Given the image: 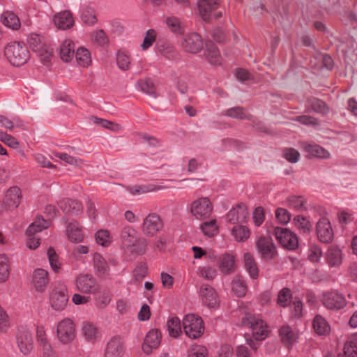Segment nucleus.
Listing matches in <instances>:
<instances>
[{"label":"nucleus","mask_w":357,"mask_h":357,"mask_svg":"<svg viewBox=\"0 0 357 357\" xmlns=\"http://www.w3.org/2000/svg\"><path fill=\"white\" fill-rule=\"evenodd\" d=\"M4 54L13 66L24 64L29 58V52L22 42H13L8 44L4 49Z\"/></svg>","instance_id":"1"},{"label":"nucleus","mask_w":357,"mask_h":357,"mask_svg":"<svg viewBox=\"0 0 357 357\" xmlns=\"http://www.w3.org/2000/svg\"><path fill=\"white\" fill-rule=\"evenodd\" d=\"M67 287L63 284H56L50 292L49 301L52 310L56 312L63 310L68 302Z\"/></svg>","instance_id":"2"},{"label":"nucleus","mask_w":357,"mask_h":357,"mask_svg":"<svg viewBox=\"0 0 357 357\" xmlns=\"http://www.w3.org/2000/svg\"><path fill=\"white\" fill-rule=\"evenodd\" d=\"M183 326L185 335L191 339L199 338L204 331L202 319L194 314L185 316Z\"/></svg>","instance_id":"3"},{"label":"nucleus","mask_w":357,"mask_h":357,"mask_svg":"<svg viewBox=\"0 0 357 357\" xmlns=\"http://www.w3.org/2000/svg\"><path fill=\"white\" fill-rule=\"evenodd\" d=\"M320 301L325 307L331 310H341L347 305L344 296L336 290L324 291L320 297Z\"/></svg>","instance_id":"4"},{"label":"nucleus","mask_w":357,"mask_h":357,"mask_svg":"<svg viewBox=\"0 0 357 357\" xmlns=\"http://www.w3.org/2000/svg\"><path fill=\"white\" fill-rule=\"evenodd\" d=\"M49 223L43 218H38L31 223L26 229V245L31 250L36 249L40 245V238L36 236V233L47 228Z\"/></svg>","instance_id":"5"},{"label":"nucleus","mask_w":357,"mask_h":357,"mask_svg":"<svg viewBox=\"0 0 357 357\" xmlns=\"http://www.w3.org/2000/svg\"><path fill=\"white\" fill-rule=\"evenodd\" d=\"M219 0H199L198 10L199 15L204 21H210L222 17V12L217 10Z\"/></svg>","instance_id":"6"},{"label":"nucleus","mask_w":357,"mask_h":357,"mask_svg":"<svg viewBox=\"0 0 357 357\" xmlns=\"http://www.w3.org/2000/svg\"><path fill=\"white\" fill-rule=\"evenodd\" d=\"M56 335L63 344L72 342L76 336L75 325L73 321L69 318L60 321L56 327Z\"/></svg>","instance_id":"7"},{"label":"nucleus","mask_w":357,"mask_h":357,"mask_svg":"<svg viewBox=\"0 0 357 357\" xmlns=\"http://www.w3.org/2000/svg\"><path fill=\"white\" fill-rule=\"evenodd\" d=\"M213 211V204L208 197H199L190 204V212L196 219L209 217Z\"/></svg>","instance_id":"8"},{"label":"nucleus","mask_w":357,"mask_h":357,"mask_svg":"<svg viewBox=\"0 0 357 357\" xmlns=\"http://www.w3.org/2000/svg\"><path fill=\"white\" fill-rule=\"evenodd\" d=\"M164 227L163 221L159 215L149 213L144 220L142 230L144 235L153 237L160 232Z\"/></svg>","instance_id":"9"},{"label":"nucleus","mask_w":357,"mask_h":357,"mask_svg":"<svg viewBox=\"0 0 357 357\" xmlns=\"http://www.w3.org/2000/svg\"><path fill=\"white\" fill-rule=\"evenodd\" d=\"M274 235L279 243L285 248L292 250L297 248L298 239L297 236L287 228L275 227Z\"/></svg>","instance_id":"10"},{"label":"nucleus","mask_w":357,"mask_h":357,"mask_svg":"<svg viewBox=\"0 0 357 357\" xmlns=\"http://www.w3.org/2000/svg\"><path fill=\"white\" fill-rule=\"evenodd\" d=\"M76 289L83 294H94L99 290L96 279L90 274H82L75 280Z\"/></svg>","instance_id":"11"},{"label":"nucleus","mask_w":357,"mask_h":357,"mask_svg":"<svg viewBox=\"0 0 357 357\" xmlns=\"http://www.w3.org/2000/svg\"><path fill=\"white\" fill-rule=\"evenodd\" d=\"M256 247L263 259H271L277 254L276 248L271 237H260L256 243Z\"/></svg>","instance_id":"12"},{"label":"nucleus","mask_w":357,"mask_h":357,"mask_svg":"<svg viewBox=\"0 0 357 357\" xmlns=\"http://www.w3.org/2000/svg\"><path fill=\"white\" fill-rule=\"evenodd\" d=\"M183 50L188 53L196 54L203 47L202 37L197 33H190L185 36L181 43Z\"/></svg>","instance_id":"13"},{"label":"nucleus","mask_w":357,"mask_h":357,"mask_svg":"<svg viewBox=\"0 0 357 357\" xmlns=\"http://www.w3.org/2000/svg\"><path fill=\"white\" fill-rule=\"evenodd\" d=\"M316 232L321 243H329L333 239V231L331 222L326 218H322L317 222Z\"/></svg>","instance_id":"14"},{"label":"nucleus","mask_w":357,"mask_h":357,"mask_svg":"<svg viewBox=\"0 0 357 357\" xmlns=\"http://www.w3.org/2000/svg\"><path fill=\"white\" fill-rule=\"evenodd\" d=\"M16 342L20 351L24 355L29 354L33 348L32 335L26 330L18 331L16 335Z\"/></svg>","instance_id":"15"},{"label":"nucleus","mask_w":357,"mask_h":357,"mask_svg":"<svg viewBox=\"0 0 357 357\" xmlns=\"http://www.w3.org/2000/svg\"><path fill=\"white\" fill-rule=\"evenodd\" d=\"M248 211L244 204H238L227 213V221L231 224H241L246 222Z\"/></svg>","instance_id":"16"},{"label":"nucleus","mask_w":357,"mask_h":357,"mask_svg":"<svg viewBox=\"0 0 357 357\" xmlns=\"http://www.w3.org/2000/svg\"><path fill=\"white\" fill-rule=\"evenodd\" d=\"M124 354V347L119 337H113L107 343L104 357H122Z\"/></svg>","instance_id":"17"},{"label":"nucleus","mask_w":357,"mask_h":357,"mask_svg":"<svg viewBox=\"0 0 357 357\" xmlns=\"http://www.w3.org/2000/svg\"><path fill=\"white\" fill-rule=\"evenodd\" d=\"M31 283L37 291L43 292L49 283L48 272L43 268L34 270L31 275Z\"/></svg>","instance_id":"18"},{"label":"nucleus","mask_w":357,"mask_h":357,"mask_svg":"<svg viewBox=\"0 0 357 357\" xmlns=\"http://www.w3.org/2000/svg\"><path fill=\"white\" fill-rule=\"evenodd\" d=\"M161 340V333L158 329L151 330L146 335L144 343L142 344V349L144 353L149 354L153 349H157Z\"/></svg>","instance_id":"19"},{"label":"nucleus","mask_w":357,"mask_h":357,"mask_svg":"<svg viewBox=\"0 0 357 357\" xmlns=\"http://www.w3.org/2000/svg\"><path fill=\"white\" fill-rule=\"evenodd\" d=\"M218 264L220 271L224 275L232 274L236 271V259L231 254L225 253L220 256Z\"/></svg>","instance_id":"20"},{"label":"nucleus","mask_w":357,"mask_h":357,"mask_svg":"<svg viewBox=\"0 0 357 357\" xmlns=\"http://www.w3.org/2000/svg\"><path fill=\"white\" fill-rule=\"evenodd\" d=\"M158 53L169 60H176L179 54L174 46L167 40H158L156 46Z\"/></svg>","instance_id":"21"},{"label":"nucleus","mask_w":357,"mask_h":357,"mask_svg":"<svg viewBox=\"0 0 357 357\" xmlns=\"http://www.w3.org/2000/svg\"><path fill=\"white\" fill-rule=\"evenodd\" d=\"M59 208L66 214L77 215L82 212V204L76 200L66 198L58 202Z\"/></svg>","instance_id":"22"},{"label":"nucleus","mask_w":357,"mask_h":357,"mask_svg":"<svg viewBox=\"0 0 357 357\" xmlns=\"http://www.w3.org/2000/svg\"><path fill=\"white\" fill-rule=\"evenodd\" d=\"M200 296L203 303L208 307H214L218 303L217 294L215 289L208 284H203L200 287Z\"/></svg>","instance_id":"23"},{"label":"nucleus","mask_w":357,"mask_h":357,"mask_svg":"<svg viewBox=\"0 0 357 357\" xmlns=\"http://www.w3.org/2000/svg\"><path fill=\"white\" fill-rule=\"evenodd\" d=\"M303 149L310 158L328 159L331 157L330 153L326 149L317 144H304Z\"/></svg>","instance_id":"24"},{"label":"nucleus","mask_w":357,"mask_h":357,"mask_svg":"<svg viewBox=\"0 0 357 357\" xmlns=\"http://www.w3.org/2000/svg\"><path fill=\"white\" fill-rule=\"evenodd\" d=\"M22 193L20 188L13 186L10 188L5 195V204L10 208H15L20 204Z\"/></svg>","instance_id":"25"},{"label":"nucleus","mask_w":357,"mask_h":357,"mask_svg":"<svg viewBox=\"0 0 357 357\" xmlns=\"http://www.w3.org/2000/svg\"><path fill=\"white\" fill-rule=\"evenodd\" d=\"M82 335L88 342L93 343L100 337L98 327L89 321H84L82 325Z\"/></svg>","instance_id":"26"},{"label":"nucleus","mask_w":357,"mask_h":357,"mask_svg":"<svg viewBox=\"0 0 357 357\" xmlns=\"http://www.w3.org/2000/svg\"><path fill=\"white\" fill-rule=\"evenodd\" d=\"M55 25L60 29H67L74 24L72 13L68 10L60 12L54 16Z\"/></svg>","instance_id":"27"},{"label":"nucleus","mask_w":357,"mask_h":357,"mask_svg":"<svg viewBox=\"0 0 357 357\" xmlns=\"http://www.w3.org/2000/svg\"><path fill=\"white\" fill-rule=\"evenodd\" d=\"M248 321L253 334L258 335V337L261 340L264 339L267 332L266 325L264 321L255 316L249 317Z\"/></svg>","instance_id":"28"},{"label":"nucleus","mask_w":357,"mask_h":357,"mask_svg":"<svg viewBox=\"0 0 357 357\" xmlns=\"http://www.w3.org/2000/svg\"><path fill=\"white\" fill-rule=\"evenodd\" d=\"M204 55L208 62L213 65L220 64L221 56L216 45L212 41L206 43Z\"/></svg>","instance_id":"29"},{"label":"nucleus","mask_w":357,"mask_h":357,"mask_svg":"<svg viewBox=\"0 0 357 357\" xmlns=\"http://www.w3.org/2000/svg\"><path fill=\"white\" fill-rule=\"evenodd\" d=\"M120 237L122 244L127 248L131 247L138 238L136 230L130 226H126L121 229Z\"/></svg>","instance_id":"30"},{"label":"nucleus","mask_w":357,"mask_h":357,"mask_svg":"<svg viewBox=\"0 0 357 357\" xmlns=\"http://www.w3.org/2000/svg\"><path fill=\"white\" fill-rule=\"evenodd\" d=\"M312 326L314 331L319 335H327L331 332L329 324L324 317L319 314L314 317Z\"/></svg>","instance_id":"31"},{"label":"nucleus","mask_w":357,"mask_h":357,"mask_svg":"<svg viewBox=\"0 0 357 357\" xmlns=\"http://www.w3.org/2000/svg\"><path fill=\"white\" fill-rule=\"evenodd\" d=\"M94 269L98 277H105L109 271V266L105 259L99 254L95 253L93 257Z\"/></svg>","instance_id":"32"},{"label":"nucleus","mask_w":357,"mask_h":357,"mask_svg":"<svg viewBox=\"0 0 357 357\" xmlns=\"http://www.w3.org/2000/svg\"><path fill=\"white\" fill-rule=\"evenodd\" d=\"M61 59L65 62H69L75 56V44L70 40H66L60 47Z\"/></svg>","instance_id":"33"},{"label":"nucleus","mask_w":357,"mask_h":357,"mask_svg":"<svg viewBox=\"0 0 357 357\" xmlns=\"http://www.w3.org/2000/svg\"><path fill=\"white\" fill-rule=\"evenodd\" d=\"M89 121L91 123L99 126L102 128L108 129L111 131L120 132L122 131V126L115 122L110 121L104 119L98 118L96 116H92L89 118Z\"/></svg>","instance_id":"34"},{"label":"nucleus","mask_w":357,"mask_h":357,"mask_svg":"<svg viewBox=\"0 0 357 357\" xmlns=\"http://www.w3.org/2000/svg\"><path fill=\"white\" fill-rule=\"evenodd\" d=\"M243 258L245 268L249 275L252 279H257L259 276V268L253 256L248 252L244 255Z\"/></svg>","instance_id":"35"},{"label":"nucleus","mask_w":357,"mask_h":357,"mask_svg":"<svg viewBox=\"0 0 357 357\" xmlns=\"http://www.w3.org/2000/svg\"><path fill=\"white\" fill-rule=\"evenodd\" d=\"M232 291L238 297L244 296L247 292V284L241 275H236L232 280Z\"/></svg>","instance_id":"36"},{"label":"nucleus","mask_w":357,"mask_h":357,"mask_svg":"<svg viewBox=\"0 0 357 357\" xmlns=\"http://www.w3.org/2000/svg\"><path fill=\"white\" fill-rule=\"evenodd\" d=\"M231 235L237 242H245L249 238L250 231L246 226L236 225L231 229Z\"/></svg>","instance_id":"37"},{"label":"nucleus","mask_w":357,"mask_h":357,"mask_svg":"<svg viewBox=\"0 0 357 357\" xmlns=\"http://www.w3.org/2000/svg\"><path fill=\"white\" fill-rule=\"evenodd\" d=\"M326 257L331 266H335L340 264L342 263L341 250L335 245H331L328 249Z\"/></svg>","instance_id":"38"},{"label":"nucleus","mask_w":357,"mask_h":357,"mask_svg":"<svg viewBox=\"0 0 357 357\" xmlns=\"http://www.w3.org/2000/svg\"><path fill=\"white\" fill-rule=\"evenodd\" d=\"M293 221L300 233L308 234L312 231V224L307 218L298 215L294 218Z\"/></svg>","instance_id":"39"},{"label":"nucleus","mask_w":357,"mask_h":357,"mask_svg":"<svg viewBox=\"0 0 357 357\" xmlns=\"http://www.w3.org/2000/svg\"><path fill=\"white\" fill-rule=\"evenodd\" d=\"M75 59L79 66H87L91 62V54L84 47H79L75 54Z\"/></svg>","instance_id":"40"},{"label":"nucleus","mask_w":357,"mask_h":357,"mask_svg":"<svg viewBox=\"0 0 357 357\" xmlns=\"http://www.w3.org/2000/svg\"><path fill=\"white\" fill-rule=\"evenodd\" d=\"M68 238L73 242H81L83 239V234L81 229L75 223H70L66 229Z\"/></svg>","instance_id":"41"},{"label":"nucleus","mask_w":357,"mask_h":357,"mask_svg":"<svg viewBox=\"0 0 357 357\" xmlns=\"http://www.w3.org/2000/svg\"><path fill=\"white\" fill-rule=\"evenodd\" d=\"M167 330L173 337H177L181 333V321L178 317H172L167 321Z\"/></svg>","instance_id":"42"},{"label":"nucleus","mask_w":357,"mask_h":357,"mask_svg":"<svg viewBox=\"0 0 357 357\" xmlns=\"http://www.w3.org/2000/svg\"><path fill=\"white\" fill-rule=\"evenodd\" d=\"M112 294L109 289H104L100 291L98 296L96 297V305L98 307L104 308L107 306L112 301Z\"/></svg>","instance_id":"43"},{"label":"nucleus","mask_w":357,"mask_h":357,"mask_svg":"<svg viewBox=\"0 0 357 357\" xmlns=\"http://www.w3.org/2000/svg\"><path fill=\"white\" fill-rule=\"evenodd\" d=\"M291 298V291L287 287L282 288L278 292L277 303L281 307H286L290 304Z\"/></svg>","instance_id":"44"},{"label":"nucleus","mask_w":357,"mask_h":357,"mask_svg":"<svg viewBox=\"0 0 357 357\" xmlns=\"http://www.w3.org/2000/svg\"><path fill=\"white\" fill-rule=\"evenodd\" d=\"M147 241L144 238H138L136 242L130 247L131 248L130 253L135 256L142 255L146 252Z\"/></svg>","instance_id":"45"},{"label":"nucleus","mask_w":357,"mask_h":357,"mask_svg":"<svg viewBox=\"0 0 357 357\" xmlns=\"http://www.w3.org/2000/svg\"><path fill=\"white\" fill-rule=\"evenodd\" d=\"M28 43L31 49L40 54H43L44 51V45L41 41V38L38 35L31 34L28 38Z\"/></svg>","instance_id":"46"},{"label":"nucleus","mask_w":357,"mask_h":357,"mask_svg":"<svg viewBox=\"0 0 357 357\" xmlns=\"http://www.w3.org/2000/svg\"><path fill=\"white\" fill-rule=\"evenodd\" d=\"M201 229L204 235L212 237L216 235L218 232V227L215 220H211L208 222H205L201 225Z\"/></svg>","instance_id":"47"},{"label":"nucleus","mask_w":357,"mask_h":357,"mask_svg":"<svg viewBox=\"0 0 357 357\" xmlns=\"http://www.w3.org/2000/svg\"><path fill=\"white\" fill-rule=\"evenodd\" d=\"M281 340L284 344L290 345L296 340L295 333L292 331L289 326H283L280 330Z\"/></svg>","instance_id":"48"},{"label":"nucleus","mask_w":357,"mask_h":357,"mask_svg":"<svg viewBox=\"0 0 357 357\" xmlns=\"http://www.w3.org/2000/svg\"><path fill=\"white\" fill-rule=\"evenodd\" d=\"M309 105L312 109L316 113L324 114L328 113L329 111V109L327 107L326 104L324 101L318 98H313L310 99Z\"/></svg>","instance_id":"49"},{"label":"nucleus","mask_w":357,"mask_h":357,"mask_svg":"<svg viewBox=\"0 0 357 357\" xmlns=\"http://www.w3.org/2000/svg\"><path fill=\"white\" fill-rule=\"evenodd\" d=\"M137 84L144 93L156 97L155 85L150 79H141L137 82Z\"/></svg>","instance_id":"50"},{"label":"nucleus","mask_w":357,"mask_h":357,"mask_svg":"<svg viewBox=\"0 0 357 357\" xmlns=\"http://www.w3.org/2000/svg\"><path fill=\"white\" fill-rule=\"evenodd\" d=\"M10 275L8 259L5 255H0V282H5Z\"/></svg>","instance_id":"51"},{"label":"nucleus","mask_w":357,"mask_h":357,"mask_svg":"<svg viewBox=\"0 0 357 357\" xmlns=\"http://www.w3.org/2000/svg\"><path fill=\"white\" fill-rule=\"evenodd\" d=\"M2 21L6 26L12 29H17L20 26L19 18L12 13H6Z\"/></svg>","instance_id":"52"},{"label":"nucleus","mask_w":357,"mask_h":357,"mask_svg":"<svg viewBox=\"0 0 357 357\" xmlns=\"http://www.w3.org/2000/svg\"><path fill=\"white\" fill-rule=\"evenodd\" d=\"M287 202L288 206L296 211H302L305 209L304 199L301 196H291L287 199Z\"/></svg>","instance_id":"53"},{"label":"nucleus","mask_w":357,"mask_h":357,"mask_svg":"<svg viewBox=\"0 0 357 357\" xmlns=\"http://www.w3.org/2000/svg\"><path fill=\"white\" fill-rule=\"evenodd\" d=\"M47 256L51 268L55 273H59L61 269V264L59 257L53 248L47 250Z\"/></svg>","instance_id":"54"},{"label":"nucleus","mask_w":357,"mask_h":357,"mask_svg":"<svg viewBox=\"0 0 357 357\" xmlns=\"http://www.w3.org/2000/svg\"><path fill=\"white\" fill-rule=\"evenodd\" d=\"M81 19L84 24L88 25H93L97 22L95 11L91 8L83 9Z\"/></svg>","instance_id":"55"},{"label":"nucleus","mask_w":357,"mask_h":357,"mask_svg":"<svg viewBox=\"0 0 357 357\" xmlns=\"http://www.w3.org/2000/svg\"><path fill=\"white\" fill-rule=\"evenodd\" d=\"M224 115L237 119H244L248 118L244 108L241 107H234L227 109L225 111Z\"/></svg>","instance_id":"56"},{"label":"nucleus","mask_w":357,"mask_h":357,"mask_svg":"<svg viewBox=\"0 0 357 357\" xmlns=\"http://www.w3.org/2000/svg\"><path fill=\"white\" fill-rule=\"evenodd\" d=\"M166 24L171 31L174 33L181 34L183 32V29L181 25V22L178 18L176 17H169L166 20Z\"/></svg>","instance_id":"57"},{"label":"nucleus","mask_w":357,"mask_h":357,"mask_svg":"<svg viewBox=\"0 0 357 357\" xmlns=\"http://www.w3.org/2000/svg\"><path fill=\"white\" fill-rule=\"evenodd\" d=\"M344 353L346 357H357V341L355 339L345 342Z\"/></svg>","instance_id":"58"},{"label":"nucleus","mask_w":357,"mask_h":357,"mask_svg":"<svg viewBox=\"0 0 357 357\" xmlns=\"http://www.w3.org/2000/svg\"><path fill=\"white\" fill-rule=\"evenodd\" d=\"M96 241L102 246H108L110 244L109 233L106 230H99L96 234Z\"/></svg>","instance_id":"59"},{"label":"nucleus","mask_w":357,"mask_h":357,"mask_svg":"<svg viewBox=\"0 0 357 357\" xmlns=\"http://www.w3.org/2000/svg\"><path fill=\"white\" fill-rule=\"evenodd\" d=\"M156 40V32L153 29H149L144 38V41L141 45L142 50H146L149 48Z\"/></svg>","instance_id":"60"},{"label":"nucleus","mask_w":357,"mask_h":357,"mask_svg":"<svg viewBox=\"0 0 357 357\" xmlns=\"http://www.w3.org/2000/svg\"><path fill=\"white\" fill-rule=\"evenodd\" d=\"M116 63L120 69L127 70L129 68L130 60L125 53L119 52L116 55Z\"/></svg>","instance_id":"61"},{"label":"nucleus","mask_w":357,"mask_h":357,"mask_svg":"<svg viewBox=\"0 0 357 357\" xmlns=\"http://www.w3.org/2000/svg\"><path fill=\"white\" fill-rule=\"evenodd\" d=\"M275 218L280 223L286 225L290 221L291 215L287 209L278 208L275 211Z\"/></svg>","instance_id":"62"},{"label":"nucleus","mask_w":357,"mask_h":357,"mask_svg":"<svg viewBox=\"0 0 357 357\" xmlns=\"http://www.w3.org/2000/svg\"><path fill=\"white\" fill-rule=\"evenodd\" d=\"M283 155L285 159L291 163H296L300 157L299 152L293 148H286L283 151Z\"/></svg>","instance_id":"63"},{"label":"nucleus","mask_w":357,"mask_h":357,"mask_svg":"<svg viewBox=\"0 0 357 357\" xmlns=\"http://www.w3.org/2000/svg\"><path fill=\"white\" fill-rule=\"evenodd\" d=\"M208 354L207 349L205 347L196 345L192 347L188 351V357H206Z\"/></svg>","instance_id":"64"}]
</instances>
